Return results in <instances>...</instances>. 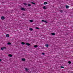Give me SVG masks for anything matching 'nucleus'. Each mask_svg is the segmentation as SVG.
Listing matches in <instances>:
<instances>
[{"mask_svg":"<svg viewBox=\"0 0 73 73\" xmlns=\"http://www.w3.org/2000/svg\"><path fill=\"white\" fill-rule=\"evenodd\" d=\"M23 4H24L25 5V6H27V5H28V6L29 7H31V4H29L28 5L26 3H24Z\"/></svg>","mask_w":73,"mask_h":73,"instance_id":"1","label":"nucleus"},{"mask_svg":"<svg viewBox=\"0 0 73 73\" xmlns=\"http://www.w3.org/2000/svg\"><path fill=\"white\" fill-rule=\"evenodd\" d=\"M21 10L23 11H25L26 10V9L24 8L23 7H21Z\"/></svg>","mask_w":73,"mask_h":73,"instance_id":"2","label":"nucleus"},{"mask_svg":"<svg viewBox=\"0 0 73 73\" xmlns=\"http://www.w3.org/2000/svg\"><path fill=\"white\" fill-rule=\"evenodd\" d=\"M1 19L2 20H4V19H5V17L4 16H2L1 17Z\"/></svg>","mask_w":73,"mask_h":73,"instance_id":"3","label":"nucleus"},{"mask_svg":"<svg viewBox=\"0 0 73 73\" xmlns=\"http://www.w3.org/2000/svg\"><path fill=\"white\" fill-rule=\"evenodd\" d=\"M25 70L26 71V72H28V70H29V69H28L27 68H25Z\"/></svg>","mask_w":73,"mask_h":73,"instance_id":"4","label":"nucleus"},{"mask_svg":"<svg viewBox=\"0 0 73 73\" xmlns=\"http://www.w3.org/2000/svg\"><path fill=\"white\" fill-rule=\"evenodd\" d=\"M66 8H67V9L69 8V7L68 5H66Z\"/></svg>","mask_w":73,"mask_h":73,"instance_id":"5","label":"nucleus"},{"mask_svg":"<svg viewBox=\"0 0 73 73\" xmlns=\"http://www.w3.org/2000/svg\"><path fill=\"white\" fill-rule=\"evenodd\" d=\"M43 9H46V8L45 6H44V7H43Z\"/></svg>","mask_w":73,"mask_h":73,"instance_id":"6","label":"nucleus"},{"mask_svg":"<svg viewBox=\"0 0 73 73\" xmlns=\"http://www.w3.org/2000/svg\"><path fill=\"white\" fill-rule=\"evenodd\" d=\"M6 36L7 37H9V34H7Z\"/></svg>","mask_w":73,"mask_h":73,"instance_id":"7","label":"nucleus"},{"mask_svg":"<svg viewBox=\"0 0 73 73\" xmlns=\"http://www.w3.org/2000/svg\"><path fill=\"white\" fill-rule=\"evenodd\" d=\"M22 61H25V59L23 58L22 59Z\"/></svg>","mask_w":73,"mask_h":73,"instance_id":"8","label":"nucleus"},{"mask_svg":"<svg viewBox=\"0 0 73 73\" xmlns=\"http://www.w3.org/2000/svg\"><path fill=\"white\" fill-rule=\"evenodd\" d=\"M44 5H46V4H48V3H47L46 2H45L44 3Z\"/></svg>","mask_w":73,"mask_h":73,"instance_id":"9","label":"nucleus"},{"mask_svg":"<svg viewBox=\"0 0 73 73\" xmlns=\"http://www.w3.org/2000/svg\"><path fill=\"white\" fill-rule=\"evenodd\" d=\"M29 21L30 22H31V23H32V22H33V19L30 20Z\"/></svg>","mask_w":73,"mask_h":73,"instance_id":"10","label":"nucleus"},{"mask_svg":"<svg viewBox=\"0 0 73 73\" xmlns=\"http://www.w3.org/2000/svg\"><path fill=\"white\" fill-rule=\"evenodd\" d=\"M51 35H52V36H54V35H55V33H52Z\"/></svg>","mask_w":73,"mask_h":73,"instance_id":"11","label":"nucleus"},{"mask_svg":"<svg viewBox=\"0 0 73 73\" xmlns=\"http://www.w3.org/2000/svg\"><path fill=\"white\" fill-rule=\"evenodd\" d=\"M26 44L27 45H28V46H29V45H31V44H29V43H27Z\"/></svg>","mask_w":73,"mask_h":73,"instance_id":"12","label":"nucleus"},{"mask_svg":"<svg viewBox=\"0 0 73 73\" xmlns=\"http://www.w3.org/2000/svg\"><path fill=\"white\" fill-rule=\"evenodd\" d=\"M34 48H37V47H38V46H37V45H35L34 46Z\"/></svg>","mask_w":73,"mask_h":73,"instance_id":"13","label":"nucleus"},{"mask_svg":"<svg viewBox=\"0 0 73 73\" xmlns=\"http://www.w3.org/2000/svg\"><path fill=\"white\" fill-rule=\"evenodd\" d=\"M9 57H12V54H9Z\"/></svg>","mask_w":73,"mask_h":73,"instance_id":"14","label":"nucleus"},{"mask_svg":"<svg viewBox=\"0 0 73 73\" xmlns=\"http://www.w3.org/2000/svg\"><path fill=\"white\" fill-rule=\"evenodd\" d=\"M21 44H22V45H24V44H25V43L24 42H22L21 43Z\"/></svg>","mask_w":73,"mask_h":73,"instance_id":"15","label":"nucleus"},{"mask_svg":"<svg viewBox=\"0 0 73 73\" xmlns=\"http://www.w3.org/2000/svg\"><path fill=\"white\" fill-rule=\"evenodd\" d=\"M45 45L46 46V47H48L49 46V45L48 44H45Z\"/></svg>","mask_w":73,"mask_h":73,"instance_id":"16","label":"nucleus"},{"mask_svg":"<svg viewBox=\"0 0 73 73\" xmlns=\"http://www.w3.org/2000/svg\"><path fill=\"white\" fill-rule=\"evenodd\" d=\"M29 30L31 31H33V29H32V28H30L29 29Z\"/></svg>","mask_w":73,"mask_h":73,"instance_id":"17","label":"nucleus"},{"mask_svg":"<svg viewBox=\"0 0 73 73\" xmlns=\"http://www.w3.org/2000/svg\"><path fill=\"white\" fill-rule=\"evenodd\" d=\"M60 12H61V13H62V12H63V10H60Z\"/></svg>","mask_w":73,"mask_h":73,"instance_id":"18","label":"nucleus"},{"mask_svg":"<svg viewBox=\"0 0 73 73\" xmlns=\"http://www.w3.org/2000/svg\"><path fill=\"white\" fill-rule=\"evenodd\" d=\"M44 23H48V22L46 21L45 20L44 21Z\"/></svg>","mask_w":73,"mask_h":73,"instance_id":"19","label":"nucleus"},{"mask_svg":"<svg viewBox=\"0 0 73 73\" xmlns=\"http://www.w3.org/2000/svg\"><path fill=\"white\" fill-rule=\"evenodd\" d=\"M8 45H11V44L10 42H8L7 43Z\"/></svg>","mask_w":73,"mask_h":73,"instance_id":"20","label":"nucleus"},{"mask_svg":"<svg viewBox=\"0 0 73 73\" xmlns=\"http://www.w3.org/2000/svg\"><path fill=\"white\" fill-rule=\"evenodd\" d=\"M31 4H34V5H35V3H33V2H31Z\"/></svg>","mask_w":73,"mask_h":73,"instance_id":"21","label":"nucleus"},{"mask_svg":"<svg viewBox=\"0 0 73 73\" xmlns=\"http://www.w3.org/2000/svg\"><path fill=\"white\" fill-rule=\"evenodd\" d=\"M36 29H40L38 27H36L35 28Z\"/></svg>","mask_w":73,"mask_h":73,"instance_id":"22","label":"nucleus"},{"mask_svg":"<svg viewBox=\"0 0 73 73\" xmlns=\"http://www.w3.org/2000/svg\"><path fill=\"white\" fill-rule=\"evenodd\" d=\"M1 50H4V48H1Z\"/></svg>","mask_w":73,"mask_h":73,"instance_id":"23","label":"nucleus"},{"mask_svg":"<svg viewBox=\"0 0 73 73\" xmlns=\"http://www.w3.org/2000/svg\"><path fill=\"white\" fill-rule=\"evenodd\" d=\"M68 64H71V62L70 61H68Z\"/></svg>","mask_w":73,"mask_h":73,"instance_id":"24","label":"nucleus"},{"mask_svg":"<svg viewBox=\"0 0 73 73\" xmlns=\"http://www.w3.org/2000/svg\"><path fill=\"white\" fill-rule=\"evenodd\" d=\"M60 68H64V66H61Z\"/></svg>","mask_w":73,"mask_h":73,"instance_id":"25","label":"nucleus"},{"mask_svg":"<svg viewBox=\"0 0 73 73\" xmlns=\"http://www.w3.org/2000/svg\"><path fill=\"white\" fill-rule=\"evenodd\" d=\"M42 54L43 55H45V53H42Z\"/></svg>","mask_w":73,"mask_h":73,"instance_id":"26","label":"nucleus"},{"mask_svg":"<svg viewBox=\"0 0 73 73\" xmlns=\"http://www.w3.org/2000/svg\"><path fill=\"white\" fill-rule=\"evenodd\" d=\"M42 22H44V20H42Z\"/></svg>","mask_w":73,"mask_h":73,"instance_id":"27","label":"nucleus"},{"mask_svg":"<svg viewBox=\"0 0 73 73\" xmlns=\"http://www.w3.org/2000/svg\"><path fill=\"white\" fill-rule=\"evenodd\" d=\"M3 49H6V47H3Z\"/></svg>","mask_w":73,"mask_h":73,"instance_id":"28","label":"nucleus"},{"mask_svg":"<svg viewBox=\"0 0 73 73\" xmlns=\"http://www.w3.org/2000/svg\"><path fill=\"white\" fill-rule=\"evenodd\" d=\"M1 3H2V4H4V3L3 2H1Z\"/></svg>","mask_w":73,"mask_h":73,"instance_id":"29","label":"nucleus"},{"mask_svg":"<svg viewBox=\"0 0 73 73\" xmlns=\"http://www.w3.org/2000/svg\"><path fill=\"white\" fill-rule=\"evenodd\" d=\"M1 61V59H0V62Z\"/></svg>","mask_w":73,"mask_h":73,"instance_id":"30","label":"nucleus"}]
</instances>
